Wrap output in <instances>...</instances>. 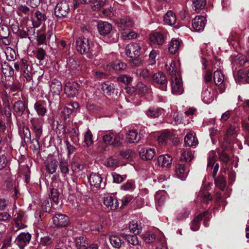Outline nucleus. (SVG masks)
I'll list each match as a JSON object with an SVG mask.
<instances>
[{"instance_id": "6ab92c4d", "label": "nucleus", "mask_w": 249, "mask_h": 249, "mask_svg": "<svg viewBox=\"0 0 249 249\" xmlns=\"http://www.w3.org/2000/svg\"><path fill=\"white\" fill-rule=\"evenodd\" d=\"M140 155L143 160H150L153 159L155 155L154 148L144 147L140 151Z\"/></svg>"}, {"instance_id": "423d86ee", "label": "nucleus", "mask_w": 249, "mask_h": 249, "mask_svg": "<svg viewBox=\"0 0 249 249\" xmlns=\"http://www.w3.org/2000/svg\"><path fill=\"white\" fill-rule=\"evenodd\" d=\"M89 181L91 186L96 188L104 189L106 186V182H103L101 176L98 173H91L89 177Z\"/></svg>"}, {"instance_id": "39448f33", "label": "nucleus", "mask_w": 249, "mask_h": 249, "mask_svg": "<svg viewBox=\"0 0 249 249\" xmlns=\"http://www.w3.org/2000/svg\"><path fill=\"white\" fill-rule=\"evenodd\" d=\"M142 47L140 43H132L128 44L125 48L127 56L134 57L139 56L142 53Z\"/></svg>"}, {"instance_id": "0eeeda50", "label": "nucleus", "mask_w": 249, "mask_h": 249, "mask_svg": "<svg viewBox=\"0 0 249 249\" xmlns=\"http://www.w3.org/2000/svg\"><path fill=\"white\" fill-rule=\"evenodd\" d=\"M115 23L119 29L122 31H124L127 28L132 27L134 25V21L127 17H122L116 19Z\"/></svg>"}, {"instance_id": "e433bc0d", "label": "nucleus", "mask_w": 249, "mask_h": 249, "mask_svg": "<svg viewBox=\"0 0 249 249\" xmlns=\"http://www.w3.org/2000/svg\"><path fill=\"white\" fill-rule=\"evenodd\" d=\"M130 231L134 234H138L141 233V228L140 222L138 221H132L129 225Z\"/></svg>"}, {"instance_id": "f3484780", "label": "nucleus", "mask_w": 249, "mask_h": 249, "mask_svg": "<svg viewBox=\"0 0 249 249\" xmlns=\"http://www.w3.org/2000/svg\"><path fill=\"white\" fill-rule=\"evenodd\" d=\"M112 28L111 24L106 21H100L97 25L98 31L102 36L108 35L111 32Z\"/></svg>"}, {"instance_id": "603ef678", "label": "nucleus", "mask_w": 249, "mask_h": 249, "mask_svg": "<svg viewBox=\"0 0 249 249\" xmlns=\"http://www.w3.org/2000/svg\"><path fill=\"white\" fill-rule=\"evenodd\" d=\"M190 214V211L186 208H183L178 213L177 218L178 220H181L186 218Z\"/></svg>"}, {"instance_id": "774afa93", "label": "nucleus", "mask_w": 249, "mask_h": 249, "mask_svg": "<svg viewBox=\"0 0 249 249\" xmlns=\"http://www.w3.org/2000/svg\"><path fill=\"white\" fill-rule=\"evenodd\" d=\"M69 67L72 69H78L79 68V64L73 59H70L67 62Z\"/></svg>"}, {"instance_id": "412c9836", "label": "nucleus", "mask_w": 249, "mask_h": 249, "mask_svg": "<svg viewBox=\"0 0 249 249\" xmlns=\"http://www.w3.org/2000/svg\"><path fill=\"white\" fill-rule=\"evenodd\" d=\"M57 161L53 158H49L45 162L46 169L50 174L55 172L57 167Z\"/></svg>"}, {"instance_id": "f704fd0d", "label": "nucleus", "mask_w": 249, "mask_h": 249, "mask_svg": "<svg viewBox=\"0 0 249 249\" xmlns=\"http://www.w3.org/2000/svg\"><path fill=\"white\" fill-rule=\"evenodd\" d=\"M59 168L64 178H66L67 174L69 172V168L68 167V162L67 160L64 159H61L60 160Z\"/></svg>"}, {"instance_id": "69168bd1", "label": "nucleus", "mask_w": 249, "mask_h": 249, "mask_svg": "<svg viewBox=\"0 0 249 249\" xmlns=\"http://www.w3.org/2000/svg\"><path fill=\"white\" fill-rule=\"evenodd\" d=\"M8 162L6 156L4 154H0V170L6 167Z\"/></svg>"}, {"instance_id": "bf43d9fd", "label": "nucleus", "mask_w": 249, "mask_h": 249, "mask_svg": "<svg viewBox=\"0 0 249 249\" xmlns=\"http://www.w3.org/2000/svg\"><path fill=\"white\" fill-rule=\"evenodd\" d=\"M136 89L140 92L144 94L148 91V87L142 82H139L136 86Z\"/></svg>"}, {"instance_id": "4468645a", "label": "nucleus", "mask_w": 249, "mask_h": 249, "mask_svg": "<svg viewBox=\"0 0 249 249\" xmlns=\"http://www.w3.org/2000/svg\"><path fill=\"white\" fill-rule=\"evenodd\" d=\"M104 203L108 209L111 210H115L119 207V202L117 198L111 196L104 198Z\"/></svg>"}, {"instance_id": "ddd939ff", "label": "nucleus", "mask_w": 249, "mask_h": 249, "mask_svg": "<svg viewBox=\"0 0 249 249\" xmlns=\"http://www.w3.org/2000/svg\"><path fill=\"white\" fill-rule=\"evenodd\" d=\"M212 88L209 85H204L202 92L201 97L203 101L207 104L211 103L213 100V93L211 92Z\"/></svg>"}, {"instance_id": "de8ad7c7", "label": "nucleus", "mask_w": 249, "mask_h": 249, "mask_svg": "<svg viewBox=\"0 0 249 249\" xmlns=\"http://www.w3.org/2000/svg\"><path fill=\"white\" fill-rule=\"evenodd\" d=\"M1 71L5 76H12L14 73V70L12 67L6 63L2 65Z\"/></svg>"}, {"instance_id": "37998d69", "label": "nucleus", "mask_w": 249, "mask_h": 249, "mask_svg": "<svg viewBox=\"0 0 249 249\" xmlns=\"http://www.w3.org/2000/svg\"><path fill=\"white\" fill-rule=\"evenodd\" d=\"M84 142L87 147L91 146L93 143V135L89 129L85 133Z\"/></svg>"}, {"instance_id": "864d4df0", "label": "nucleus", "mask_w": 249, "mask_h": 249, "mask_svg": "<svg viewBox=\"0 0 249 249\" xmlns=\"http://www.w3.org/2000/svg\"><path fill=\"white\" fill-rule=\"evenodd\" d=\"M59 194L57 189L54 188L51 189L50 197L56 204L59 203Z\"/></svg>"}, {"instance_id": "9b49d317", "label": "nucleus", "mask_w": 249, "mask_h": 249, "mask_svg": "<svg viewBox=\"0 0 249 249\" xmlns=\"http://www.w3.org/2000/svg\"><path fill=\"white\" fill-rule=\"evenodd\" d=\"M32 125V130L36 134L37 139H39L42 133V123L37 118H32L30 121Z\"/></svg>"}, {"instance_id": "b1692460", "label": "nucleus", "mask_w": 249, "mask_h": 249, "mask_svg": "<svg viewBox=\"0 0 249 249\" xmlns=\"http://www.w3.org/2000/svg\"><path fill=\"white\" fill-rule=\"evenodd\" d=\"M164 23L168 25L173 26L177 22L176 14L172 11H168L163 17Z\"/></svg>"}, {"instance_id": "f257e3e1", "label": "nucleus", "mask_w": 249, "mask_h": 249, "mask_svg": "<svg viewBox=\"0 0 249 249\" xmlns=\"http://www.w3.org/2000/svg\"><path fill=\"white\" fill-rule=\"evenodd\" d=\"M76 48L80 53H88V57L92 59L97 54L98 50L93 49L92 47L89 45L88 38L85 37H79L76 41Z\"/></svg>"}, {"instance_id": "4c0bfd02", "label": "nucleus", "mask_w": 249, "mask_h": 249, "mask_svg": "<svg viewBox=\"0 0 249 249\" xmlns=\"http://www.w3.org/2000/svg\"><path fill=\"white\" fill-rule=\"evenodd\" d=\"M114 86L113 84L104 83L102 84L101 89L106 94L110 95L114 90Z\"/></svg>"}, {"instance_id": "58836bf2", "label": "nucleus", "mask_w": 249, "mask_h": 249, "mask_svg": "<svg viewBox=\"0 0 249 249\" xmlns=\"http://www.w3.org/2000/svg\"><path fill=\"white\" fill-rule=\"evenodd\" d=\"M193 8L199 13L206 6V0H194L193 1Z\"/></svg>"}, {"instance_id": "e2e57ef3", "label": "nucleus", "mask_w": 249, "mask_h": 249, "mask_svg": "<svg viewBox=\"0 0 249 249\" xmlns=\"http://www.w3.org/2000/svg\"><path fill=\"white\" fill-rule=\"evenodd\" d=\"M143 64V61L141 58L136 57L130 61V64L131 67H138L142 66Z\"/></svg>"}, {"instance_id": "c85d7f7f", "label": "nucleus", "mask_w": 249, "mask_h": 249, "mask_svg": "<svg viewBox=\"0 0 249 249\" xmlns=\"http://www.w3.org/2000/svg\"><path fill=\"white\" fill-rule=\"evenodd\" d=\"M149 38L150 41L154 44L161 45L164 42L162 35L158 32L151 34Z\"/></svg>"}, {"instance_id": "8fccbe9b", "label": "nucleus", "mask_w": 249, "mask_h": 249, "mask_svg": "<svg viewBox=\"0 0 249 249\" xmlns=\"http://www.w3.org/2000/svg\"><path fill=\"white\" fill-rule=\"evenodd\" d=\"M194 158V154L192 151H184L182 152L180 160L182 161H190Z\"/></svg>"}, {"instance_id": "9d476101", "label": "nucleus", "mask_w": 249, "mask_h": 249, "mask_svg": "<svg viewBox=\"0 0 249 249\" xmlns=\"http://www.w3.org/2000/svg\"><path fill=\"white\" fill-rule=\"evenodd\" d=\"M206 23V18L203 16H196L192 22V27L196 31L203 30Z\"/></svg>"}, {"instance_id": "49530a36", "label": "nucleus", "mask_w": 249, "mask_h": 249, "mask_svg": "<svg viewBox=\"0 0 249 249\" xmlns=\"http://www.w3.org/2000/svg\"><path fill=\"white\" fill-rule=\"evenodd\" d=\"M171 134L169 132H164L160 134L158 139V141L160 144H166L168 140L170 139Z\"/></svg>"}, {"instance_id": "6e6d98bb", "label": "nucleus", "mask_w": 249, "mask_h": 249, "mask_svg": "<svg viewBox=\"0 0 249 249\" xmlns=\"http://www.w3.org/2000/svg\"><path fill=\"white\" fill-rule=\"evenodd\" d=\"M135 183L132 181H128L121 186V189L124 191H133L135 189Z\"/></svg>"}, {"instance_id": "72a5a7b5", "label": "nucleus", "mask_w": 249, "mask_h": 249, "mask_svg": "<svg viewBox=\"0 0 249 249\" xmlns=\"http://www.w3.org/2000/svg\"><path fill=\"white\" fill-rule=\"evenodd\" d=\"M198 198L204 202L207 203L212 199V196L206 189H201L198 192Z\"/></svg>"}, {"instance_id": "338daca9", "label": "nucleus", "mask_w": 249, "mask_h": 249, "mask_svg": "<svg viewBox=\"0 0 249 249\" xmlns=\"http://www.w3.org/2000/svg\"><path fill=\"white\" fill-rule=\"evenodd\" d=\"M106 0H95L93 5L94 10L100 9L103 7L106 3Z\"/></svg>"}, {"instance_id": "a18cd8bd", "label": "nucleus", "mask_w": 249, "mask_h": 249, "mask_svg": "<svg viewBox=\"0 0 249 249\" xmlns=\"http://www.w3.org/2000/svg\"><path fill=\"white\" fill-rule=\"evenodd\" d=\"M6 59L9 61H14L16 58L15 50L11 47H7L5 50Z\"/></svg>"}, {"instance_id": "3c124183", "label": "nucleus", "mask_w": 249, "mask_h": 249, "mask_svg": "<svg viewBox=\"0 0 249 249\" xmlns=\"http://www.w3.org/2000/svg\"><path fill=\"white\" fill-rule=\"evenodd\" d=\"M117 80L119 82L123 83L125 85H128L131 82L132 78L125 74H122L117 77Z\"/></svg>"}, {"instance_id": "20e7f679", "label": "nucleus", "mask_w": 249, "mask_h": 249, "mask_svg": "<svg viewBox=\"0 0 249 249\" xmlns=\"http://www.w3.org/2000/svg\"><path fill=\"white\" fill-rule=\"evenodd\" d=\"M211 217V213L208 211L199 214L196 216L192 221L191 229L193 231H197L199 230L201 221L204 219V224L206 227L208 226L207 224L210 218Z\"/></svg>"}, {"instance_id": "2eb2a0df", "label": "nucleus", "mask_w": 249, "mask_h": 249, "mask_svg": "<svg viewBox=\"0 0 249 249\" xmlns=\"http://www.w3.org/2000/svg\"><path fill=\"white\" fill-rule=\"evenodd\" d=\"M153 81L158 84L163 86V90H166L167 80L166 75L162 72H158L153 76Z\"/></svg>"}, {"instance_id": "f03ea898", "label": "nucleus", "mask_w": 249, "mask_h": 249, "mask_svg": "<svg viewBox=\"0 0 249 249\" xmlns=\"http://www.w3.org/2000/svg\"><path fill=\"white\" fill-rule=\"evenodd\" d=\"M102 138L105 144L119 147L122 144L124 136L120 133L112 131L107 132Z\"/></svg>"}, {"instance_id": "473e14b6", "label": "nucleus", "mask_w": 249, "mask_h": 249, "mask_svg": "<svg viewBox=\"0 0 249 249\" xmlns=\"http://www.w3.org/2000/svg\"><path fill=\"white\" fill-rule=\"evenodd\" d=\"M164 114V110L161 108H150L146 111V115L151 118H156Z\"/></svg>"}, {"instance_id": "79ce46f5", "label": "nucleus", "mask_w": 249, "mask_h": 249, "mask_svg": "<svg viewBox=\"0 0 249 249\" xmlns=\"http://www.w3.org/2000/svg\"><path fill=\"white\" fill-rule=\"evenodd\" d=\"M135 73L137 77L147 79L150 77L151 73L147 69H139L136 71Z\"/></svg>"}, {"instance_id": "c03bdc74", "label": "nucleus", "mask_w": 249, "mask_h": 249, "mask_svg": "<svg viewBox=\"0 0 249 249\" xmlns=\"http://www.w3.org/2000/svg\"><path fill=\"white\" fill-rule=\"evenodd\" d=\"M109 241L111 245L115 248L119 249L122 245V240L120 238L116 235L109 236Z\"/></svg>"}, {"instance_id": "7c9ffc66", "label": "nucleus", "mask_w": 249, "mask_h": 249, "mask_svg": "<svg viewBox=\"0 0 249 249\" xmlns=\"http://www.w3.org/2000/svg\"><path fill=\"white\" fill-rule=\"evenodd\" d=\"M185 145L194 146L198 144V141L192 133H188L184 138Z\"/></svg>"}, {"instance_id": "c756f323", "label": "nucleus", "mask_w": 249, "mask_h": 249, "mask_svg": "<svg viewBox=\"0 0 249 249\" xmlns=\"http://www.w3.org/2000/svg\"><path fill=\"white\" fill-rule=\"evenodd\" d=\"M181 47V41L178 39H172L169 45V50L173 54L176 53Z\"/></svg>"}, {"instance_id": "7ed1b4c3", "label": "nucleus", "mask_w": 249, "mask_h": 249, "mask_svg": "<svg viewBox=\"0 0 249 249\" xmlns=\"http://www.w3.org/2000/svg\"><path fill=\"white\" fill-rule=\"evenodd\" d=\"M72 6L66 0L57 3L54 9L55 15L59 18L66 17L71 12Z\"/></svg>"}, {"instance_id": "2f4dec72", "label": "nucleus", "mask_w": 249, "mask_h": 249, "mask_svg": "<svg viewBox=\"0 0 249 249\" xmlns=\"http://www.w3.org/2000/svg\"><path fill=\"white\" fill-rule=\"evenodd\" d=\"M34 108L37 114L40 116H44L47 112L45 103L44 101L36 102L34 105Z\"/></svg>"}, {"instance_id": "c9c22d12", "label": "nucleus", "mask_w": 249, "mask_h": 249, "mask_svg": "<svg viewBox=\"0 0 249 249\" xmlns=\"http://www.w3.org/2000/svg\"><path fill=\"white\" fill-rule=\"evenodd\" d=\"M25 105L21 101H18L14 105V110L18 115H21L25 110Z\"/></svg>"}, {"instance_id": "13d9d810", "label": "nucleus", "mask_w": 249, "mask_h": 249, "mask_svg": "<svg viewBox=\"0 0 249 249\" xmlns=\"http://www.w3.org/2000/svg\"><path fill=\"white\" fill-rule=\"evenodd\" d=\"M112 176L113 178V182L117 183H120L126 178L125 175H121L116 173H113Z\"/></svg>"}, {"instance_id": "aec40b11", "label": "nucleus", "mask_w": 249, "mask_h": 249, "mask_svg": "<svg viewBox=\"0 0 249 249\" xmlns=\"http://www.w3.org/2000/svg\"><path fill=\"white\" fill-rule=\"evenodd\" d=\"M50 87V91L53 95L58 96L62 89L61 82L56 79L52 80L51 82Z\"/></svg>"}, {"instance_id": "0e129e2a", "label": "nucleus", "mask_w": 249, "mask_h": 249, "mask_svg": "<svg viewBox=\"0 0 249 249\" xmlns=\"http://www.w3.org/2000/svg\"><path fill=\"white\" fill-rule=\"evenodd\" d=\"M11 218V215L6 212L0 213V221L5 223L8 222Z\"/></svg>"}, {"instance_id": "bb28decb", "label": "nucleus", "mask_w": 249, "mask_h": 249, "mask_svg": "<svg viewBox=\"0 0 249 249\" xmlns=\"http://www.w3.org/2000/svg\"><path fill=\"white\" fill-rule=\"evenodd\" d=\"M236 134V130L234 127L230 125L226 132V137L224 138V142L222 143L221 146L224 149H226L230 142L227 139L228 137L234 136Z\"/></svg>"}, {"instance_id": "a211bd4d", "label": "nucleus", "mask_w": 249, "mask_h": 249, "mask_svg": "<svg viewBox=\"0 0 249 249\" xmlns=\"http://www.w3.org/2000/svg\"><path fill=\"white\" fill-rule=\"evenodd\" d=\"M165 68L169 74L172 76H179V73L178 68L175 62L172 59L167 61L165 64Z\"/></svg>"}, {"instance_id": "4be33fe9", "label": "nucleus", "mask_w": 249, "mask_h": 249, "mask_svg": "<svg viewBox=\"0 0 249 249\" xmlns=\"http://www.w3.org/2000/svg\"><path fill=\"white\" fill-rule=\"evenodd\" d=\"M172 158L168 154H164L160 156L158 159V162L159 165L162 167H168L172 163Z\"/></svg>"}, {"instance_id": "cd10ccee", "label": "nucleus", "mask_w": 249, "mask_h": 249, "mask_svg": "<svg viewBox=\"0 0 249 249\" xmlns=\"http://www.w3.org/2000/svg\"><path fill=\"white\" fill-rule=\"evenodd\" d=\"M71 168L73 172L77 173L84 168V164L78 158H74L71 162Z\"/></svg>"}, {"instance_id": "ea45409f", "label": "nucleus", "mask_w": 249, "mask_h": 249, "mask_svg": "<svg viewBox=\"0 0 249 249\" xmlns=\"http://www.w3.org/2000/svg\"><path fill=\"white\" fill-rule=\"evenodd\" d=\"M110 66L116 71H123L126 68V64L120 60H116L114 61L110 64Z\"/></svg>"}, {"instance_id": "5701e85b", "label": "nucleus", "mask_w": 249, "mask_h": 249, "mask_svg": "<svg viewBox=\"0 0 249 249\" xmlns=\"http://www.w3.org/2000/svg\"><path fill=\"white\" fill-rule=\"evenodd\" d=\"M77 84L75 83L68 82L65 87V92L69 97H73L77 92Z\"/></svg>"}, {"instance_id": "dca6fc26", "label": "nucleus", "mask_w": 249, "mask_h": 249, "mask_svg": "<svg viewBox=\"0 0 249 249\" xmlns=\"http://www.w3.org/2000/svg\"><path fill=\"white\" fill-rule=\"evenodd\" d=\"M46 19L47 17L45 14L39 11H37L35 13V17L32 19L33 26L35 28H38L41 24L44 22Z\"/></svg>"}, {"instance_id": "1a4fd4ad", "label": "nucleus", "mask_w": 249, "mask_h": 249, "mask_svg": "<svg viewBox=\"0 0 249 249\" xmlns=\"http://www.w3.org/2000/svg\"><path fill=\"white\" fill-rule=\"evenodd\" d=\"M172 91L174 94H181L183 91L182 81L179 76H172Z\"/></svg>"}, {"instance_id": "09e8293b", "label": "nucleus", "mask_w": 249, "mask_h": 249, "mask_svg": "<svg viewBox=\"0 0 249 249\" xmlns=\"http://www.w3.org/2000/svg\"><path fill=\"white\" fill-rule=\"evenodd\" d=\"M214 182L215 186L221 190H224L226 186V179L222 177H219L215 179Z\"/></svg>"}, {"instance_id": "a878e982", "label": "nucleus", "mask_w": 249, "mask_h": 249, "mask_svg": "<svg viewBox=\"0 0 249 249\" xmlns=\"http://www.w3.org/2000/svg\"><path fill=\"white\" fill-rule=\"evenodd\" d=\"M188 170L184 164H178L176 168V173L177 177L181 180L184 179L188 175Z\"/></svg>"}, {"instance_id": "393cba45", "label": "nucleus", "mask_w": 249, "mask_h": 249, "mask_svg": "<svg viewBox=\"0 0 249 249\" xmlns=\"http://www.w3.org/2000/svg\"><path fill=\"white\" fill-rule=\"evenodd\" d=\"M126 139L128 142L132 143L138 142L141 137L136 130H131L127 132Z\"/></svg>"}, {"instance_id": "6e6552de", "label": "nucleus", "mask_w": 249, "mask_h": 249, "mask_svg": "<svg viewBox=\"0 0 249 249\" xmlns=\"http://www.w3.org/2000/svg\"><path fill=\"white\" fill-rule=\"evenodd\" d=\"M31 237L29 232H22L17 236L15 241L20 249H23L29 243Z\"/></svg>"}, {"instance_id": "4d7b16f0", "label": "nucleus", "mask_w": 249, "mask_h": 249, "mask_svg": "<svg viewBox=\"0 0 249 249\" xmlns=\"http://www.w3.org/2000/svg\"><path fill=\"white\" fill-rule=\"evenodd\" d=\"M215 153L213 151H211L209 153V157H208V167H211L212 168L213 166L214 165L215 163Z\"/></svg>"}, {"instance_id": "052dcab7", "label": "nucleus", "mask_w": 249, "mask_h": 249, "mask_svg": "<svg viewBox=\"0 0 249 249\" xmlns=\"http://www.w3.org/2000/svg\"><path fill=\"white\" fill-rule=\"evenodd\" d=\"M136 235H128L126 237V239L129 244L133 246H137L139 244V240Z\"/></svg>"}, {"instance_id": "f8f14e48", "label": "nucleus", "mask_w": 249, "mask_h": 249, "mask_svg": "<svg viewBox=\"0 0 249 249\" xmlns=\"http://www.w3.org/2000/svg\"><path fill=\"white\" fill-rule=\"evenodd\" d=\"M53 224L56 226L66 227L68 225L69 217L64 214H56L53 218Z\"/></svg>"}, {"instance_id": "a19ab883", "label": "nucleus", "mask_w": 249, "mask_h": 249, "mask_svg": "<svg viewBox=\"0 0 249 249\" xmlns=\"http://www.w3.org/2000/svg\"><path fill=\"white\" fill-rule=\"evenodd\" d=\"M224 76L219 71H216L213 74V80L215 84L217 86L221 85L224 82Z\"/></svg>"}, {"instance_id": "5fc2aeb1", "label": "nucleus", "mask_w": 249, "mask_h": 249, "mask_svg": "<svg viewBox=\"0 0 249 249\" xmlns=\"http://www.w3.org/2000/svg\"><path fill=\"white\" fill-rule=\"evenodd\" d=\"M121 36L124 39H131L136 38L137 35L134 31H130L129 33L124 31L121 34Z\"/></svg>"}, {"instance_id": "680f3d73", "label": "nucleus", "mask_w": 249, "mask_h": 249, "mask_svg": "<svg viewBox=\"0 0 249 249\" xmlns=\"http://www.w3.org/2000/svg\"><path fill=\"white\" fill-rule=\"evenodd\" d=\"M157 53L154 50H152L149 55V64L151 65L155 64L156 62V58L157 57Z\"/></svg>"}]
</instances>
